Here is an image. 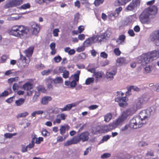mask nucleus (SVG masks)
<instances>
[{
	"instance_id": "1",
	"label": "nucleus",
	"mask_w": 159,
	"mask_h": 159,
	"mask_svg": "<svg viewBox=\"0 0 159 159\" xmlns=\"http://www.w3.org/2000/svg\"><path fill=\"white\" fill-rule=\"evenodd\" d=\"M29 32L28 28L23 25H15L9 30L10 34L21 39L25 37Z\"/></svg>"
},
{
	"instance_id": "2",
	"label": "nucleus",
	"mask_w": 159,
	"mask_h": 159,
	"mask_svg": "<svg viewBox=\"0 0 159 159\" xmlns=\"http://www.w3.org/2000/svg\"><path fill=\"white\" fill-rule=\"evenodd\" d=\"M157 11V8L155 6H151L146 9L139 16L140 21L143 24H148L150 21L149 16L156 14Z\"/></svg>"
},
{
	"instance_id": "3",
	"label": "nucleus",
	"mask_w": 159,
	"mask_h": 159,
	"mask_svg": "<svg viewBox=\"0 0 159 159\" xmlns=\"http://www.w3.org/2000/svg\"><path fill=\"white\" fill-rule=\"evenodd\" d=\"M159 57V49H155L143 55L139 62L144 65L156 60Z\"/></svg>"
},
{
	"instance_id": "4",
	"label": "nucleus",
	"mask_w": 159,
	"mask_h": 159,
	"mask_svg": "<svg viewBox=\"0 0 159 159\" xmlns=\"http://www.w3.org/2000/svg\"><path fill=\"white\" fill-rule=\"evenodd\" d=\"M145 124V122L144 120L142 122L140 120L139 117H134L130 120L129 126L131 128L136 129L142 127L143 125Z\"/></svg>"
},
{
	"instance_id": "5",
	"label": "nucleus",
	"mask_w": 159,
	"mask_h": 159,
	"mask_svg": "<svg viewBox=\"0 0 159 159\" xmlns=\"http://www.w3.org/2000/svg\"><path fill=\"white\" fill-rule=\"evenodd\" d=\"M132 113V110L129 108L124 111L121 114L116 120L120 125L126 120L127 117L131 115Z\"/></svg>"
},
{
	"instance_id": "6",
	"label": "nucleus",
	"mask_w": 159,
	"mask_h": 159,
	"mask_svg": "<svg viewBox=\"0 0 159 159\" xmlns=\"http://www.w3.org/2000/svg\"><path fill=\"white\" fill-rule=\"evenodd\" d=\"M149 39L156 46H159V30L155 31L152 33Z\"/></svg>"
},
{
	"instance_id": "7",
	"label": "nucleus",
	"mask_w": 159,
	"mask_h": 159,
	"mask_svg": "<svg viewBox=\"0 0 159 159\" xmlns=\"http://www.w3.org/2000/svg\"><path fill=\"white\" fill-rule=\"evenodd\" d=\"M148 98L145 96H143L137 99L135 102V105L137 109L142 107L143 104L146 103L148 100Z\"/></svg>"
},
{
	"instance_id": "8",
	"label": "nucleus",
	"mask_w": 159,
	"mask_h": 159,
	"mask_svg": "<svg viewBox=\"0 0 159 159\" xmlns=\"http://www.w3.org/2000/svg\"><path fill=\"white\" fill-rule=\"evenodd\" d=\"M89 134L88 132H83L80 134H79L77 136H75L77 139L78 143L81 141L83 142L88 140L89 139Z\"/></svg>"
},
{
	"instance_id": "9",
	"label": "nucleus",
	"mask_w": 159,
	"mask_h": 159,
	"mask_svg": "<svg viewBox=\"0 0 159 159\" xmlns=\"http://www.w3.org/2000/svg\"><path fill=\"white\" fill-rule=\"evenodd\" d=\"M23 88L27 91V96H31L34 92L33 89V85L30 83H26L23 85Z\"/></svg>"
},
{
	"instance_id": "10",
	"label": "nucleus",
	"mask_w": 159,
	"mask_h": 159,
	"mask_svg": "<svg viewBox=\"0 0 159 159\" xmlns=\"http://www.w3.org/2000/svg\"><path fill=\"white\" fill-rule=\"evenodd\" d=\"M140 120L143 122V121L145 122V124L146 123L147 118L149 117L148 114L147 113V111L146 110L142 111L139 114V116Z\"/></svg>"
},
{
	"instance_id": "11",
	"label": "nucleus",
	"mask_w": 159,
	"mask_h": 159,
	"mask_svg": "<svg viewBox=\"0 0 159 159\" xmlns=\"http://www.w3.org/2000/svg\"><path fill=\"white\" fill-rule=\"evenodd\" d=\"M97 36L94 35L92 37L89 38L87 39L84 42V45L85 47L90 46L97 39Z\"/></svg>"
},
{
	"instance_id": "12",
	"label": "nucleus",
	"mask_w": 159,
	"mask_h": 159,
	"mask_svg": "<svg viewBox=\"0 0 159 159\" xmlns=\"http://www.w3.org/2000/svg\"><path fill=\"white\" fill-rule=\"evenodd\" d=\"M30 62V59L29 58H26L25 57H24L23 59L20 63V66L22 68H25L28 66Z\"/></svg>"
},
{
	"instance_id": "13",
	"label": "nucleus",
	"mask_w": 159,
	"mask_h": 159,
	"mask_svg": "<svg viewBox=\"0 0 159 159\" xmlns=\"http://www.w3.org/2000/svg\"><path fill=\"white\" fill-rule=\"evenodd\" d=\"M77 141V139L75 136L73 138L65 142L64 143V146H68L72 144L78 143Z\"/></svg>"
},
{
	"instance_id": "14",
	"label": "nucleus",
	"mask_w": 159,
	"mask_h": 159,
	"mask_svg": "<svg viewBox=\"0 0 159 159\" xmlns=\"http://www.w3.org/2000/svg\"><path fill=\"white\" fill-rule=\"evenodd\" d=\"M77 105V104L75 103L68 104L65 105L63 108H60L61 111L62 112L69 111L71 109L72 107H75Z\"/></svg>"
},
{
	"instance_id": "15",
	"label": "nucleus",
	"mask_w": 159,
	"mask_h": 159,
	"mask_svg": "<svg viewBox=\"0 0 159 159\" xmlns=\"http://www.w3.org/2000/svg\"><path fill=\"white\" fill-rule=\"evenodd\" d=\"M120 124L116 120L115 121L110 124L109 125H107L108 131L111 130L116 128Z\"/></svg>"
},
{
	"instance_id": "16",
	"label": "nucleus",
	"mask_w": 159,
	"mask_h": 159,
	"mask_svg": "<svg viewBox=\"0 0 159 159\" xmlns=\"http://www.w3.org/2000/svg\"><path fill=\"white\" fill-rule=\"evenodd\" d=\"M131 0H116L114 4L116 6H123L125 5L128 2Z\"/></svg>"
},
{
	"instance_id": "17",
	"label": "nucleus",
	"mask_w": 159,
	"mask_h": 159,
	"mask_svg": "<svg viewBox=\"0 0 159 159\" xmlns=\"http://www.w3.org/2000/svg\"><path fill=\"white\" fill-rule=\"evenodd\" d=\"M15 7L13 0H8L6 2L4 7L5 9Z\"/></svg>"
},
{
	"instance_id": "18",
	"label": "nucleus",
	"mask_w": 159,
	"mask_h": 159,
	"mask_svg": "<svg viewBox=\"0 0 159 159\" xmlns=\"http://www.w3.org/2000/svg\"><path fill=\"white\" fill-rule=\"evenodd\" d=\"M137 6V5L136 2L133 1L127 6L126 8V9L127 11H132Z\"/></svg>"
},
{
	"instance_id": "19",
	"label": "nucleus",
	"mask_w": 159,
	"mask_h": 159,
	"mask_svg": "<svg viewBox=\"0 0 159 159\" xmlns=\"http://www.w3.org/2000/svg\"><path fill=\"white\" fill-rule=\"evenodd\" d=\"M34 49V47L31 46L24 51V52L27 57L29 58V57L32 56L33 52Z\"/></svg>"
},
{
	"instance_id": "20",
	"label": "nucleus",
	"mask_w": 159,
	"mask_h": 159,
	"mask_svg": "<svg viewBox=\"0 0 159 159\" xmlns=\"http://www.w3.org/2000/svg\"><path fill=\"white\" fill-rule=\"evenodd\" d=\"M116 71L114 70H112L111 71L107 72V73L106 78L107 79H110L111 80L114 78V76L115 75Z\"/></svg>"
},
{
	"instance_id": "21",
	"label": "nucleus",
	"mask_w": 159,
	"mask_h": 159,
	"mask_svg": "<svg viewBox=\"0 0 159 159\" xmlns=\"http://www.w3.org/2000/svg\"><path fill=\"white\" fill-rule=\"evenodd\" d=\"M52 99V98L50 96H45L43 98L41 101V103L43 105L48 104V102Z\"/></svg>"
},
{
	"instance_id": "22",
	"label": "nucleus",
	"mask_w": 159,
	"mask_h": 159,
	"mask_svg": "<svg viewBox=\"0 0 159 159\" xmlns=\"http://www.w3.org/2000/svg\"><path fill=\"white\" fill-rule=\"evenodd\" d=\"M116 62L119 64V65L121 66L127 64L128 63V61L124 57H120L117 59Z\"/></svg>"
},
{
	"instance_id": "23",
	"label": "nucleus",
	"mask_w": 159,
	"mask_h": 159,
	"mask_svg": "<svg viewBox=\"0 0 159 159\" xmlns=\"http://www.w3.org/2000/svg\"><path fill=\"white\" fill-rule=\"evenodd\" d=\"M112 34L111 30L110 29H108L101 36V38L102 39H105L106 37H109Z\"/></svg>"
},
{
	"instance_id": "24",
	"label": "nucleus",
	"mask_w": 159,
	"mask_h": 159,
	"mask_svg": "<svg viewBox=\"0 0 159 159\" xmlns=\"http://www.w3.org/2000/svg\"><path fill=\"white\" fill-rule=\"evenodd\" d=\"M53 82V80L50 78L46 79V84L47 85L48 88L50 90H52V84Z\"/></svg>"
},
{
	"instance_id": "25",
	"label": "nucleus",
	"mask_w": 159,
	"mask_h": 159,
	"mask_svg": "<svg viewBox=\"0 0 159 159\" xmlns=\"http://www.w3.org/2000/svg\"><path fill=\"white\" fill-rule=\"evenodd\" d=\"M93 130L94 133L96 134L103 133V131L102 130V126H97L93 128Z\"/></svg>"
},
{
	"instance_id": "26",
	"label": "nucleus",
	"mask_w": 159,
	"mask_h": 159,
	"mask_svg": "<svg viewBox=\"0 0 159 159\" xmlns=\"http://www.w3.org/2000/svg\"><path fill=\"white\" fill-rule=\"evenodd\" d=\"M146 110L147 111V113L149 116L151 115H153L156 111V109L155 108V107L153 106L151 107Z\"/></svg>"
},
{
	"instance_id": "27",
	"label": "nucleus",
	"mask_w": 159,
	"mask_h": 159,
	"mask_svg": "<svg viewBox=\"0 0 159 159\" xmlns=\"http://www.w3.org/2000/svg\"><path fill=\"white\" fill-rule=\"evenodd\" d=\"M112 115L111 113L107 114L104 116V121L106 122H109L111 119Z\"/></svg>"
},
{
	"instance_id": "28",
	"label": "nucleus",
	"mask_w": 159,
	"mask_h": 159,
	"mask_svg": "<svg viewBox=\"0 0 159 159\" xmlns=\"http://www.w3.org/2000/svg\"><path fill=\"white\" fill-rule=\"evenodd\" d=\"M25 102V99L23 98H20L15 101V103L17 106H20L22 105Z\"/></svg>"
},
{
	"instance_id": "29",
	"label": "nucleus",
	"mask_w": 159,
	"mask_h": 159,
	"mask_svg": "<svg viewBox=\"0 0 159 159\" xmlns=\"http://www.w3.org/2000/svg\"><path fill=\"white\" fill-rule=\"evenodd\" d=\"M64 51L70 55H72L75 53V51L74 49H70L69 47L66 48L64 49Z\"/></svg>"
},
{
	"instance_id": "30",
	"label": "nucleus",
	"mask_w": 159,
	"mask_h": 159,
	"mask_svg": "<svg viewBox=\"0 0 159 159\" xmlns=\"http://www.w3.org/2000/svg\"><path fill=\"white\" fill-rule=\"evenodd\" d=\"M66 127L69 128V127L68 125H66V126L62 125L60 127L59 129L60 133L62 135H64L66 132Z\"/></svg>"
},
{
	"instance_id": "31",
	"label": "nucleus",
	"mask_w": 159,
	"mask_h": 159,
	"mask_svg": "<svg viewBox=\"0 0 159 159\" xmlns=\"http://www.w3.org/2000/svg\"><path fill=\"white\" fill-rule=\"evenodd\" d=\"M53 81L55 84H60L62 83L63 79L61 77H57L53 80Z\"/></svg>"
},
{
	"instance_id": "32",
	"label": "nucleus",
	"mask_w": 159,
	"mask_h": 159,
	"mask_svg": "<svg viewBox=\"0 0 159 159\" xmlns=\"http://www.w3.org/2000/svg\"><path fill=\"white\" fill-rule=\"evenodd\" d=\"M80 74V71L77 70V73L73 75L74 80H75L76 81L78 82L79 80V75Z\"/></svg>"
},
{
	"instance_id": "33",
	"label": "nucleus",
	"mask_w": 159,
	"mask_h": 159,
	"mask_svg": "<svg viewBox=\"0 0 159 159\" xmlns=\"http://www.w3.org/2000/svg\"><path fill=\"white\" fill-rule=\"evenodd\" d=\"M52 71V69L46 70L41 72V74L43 75H48L50 74Z\"/></svg>"
},
{
	"instance_id": "34",
	"label": "nucleus",
	"mask_w": 159,
	"mask_h": 159,
	"mask_svg": "<svg viewBox=\"0 0 159 159\" xmlns=\"http://www.w3.org/2000/svg\"><path fill=\"white\" fill-rule=\"evenodd\" d=\"M28 114L29 113L26 111L22 113H20L18 114L17 116V118H19L20 117H25L27 116Z\"/></svg>"
},
{
	"instance_id": "35",
	"label": "nucleus",
	"mask_w": 159,
	"mask_h": 159,
	"mask_svg": "<svg viewBox=\"0 0 159 159\" xmlns=\"http://www.w3.org/2000/svg\"><path fill=\"white\" fill-rule=\"evenodd\" d=\"M17 135L16 133H14L13 134H11L9 133H6L4 134V137L7 139L11 138L13 136H15Z\"/></svg>"
},
{
	"instance_id": "36",
	"label": "nucleus",
	"mask_w": 159,
	"mask_h": 159,
	"mask_svg": "<svg viewBox=\"0 0 159 159\" xmlns=\"http://www.w3.org/2000/svg\"><path fill=\"white\" fill-rule=\"evenodd\" d=\"M102 73L101 72L98 71L95 72L93 76H95L96 79L101 78L102 77Z\"/></svg>"
},
{
	"instance_id": "37",
	"label": "nucleus",
	"mask_w": 159,
	"mask_h": 159,
	"mask_svg": "<svg viewBox=\"0 0 159 159\" xmlns=\"http://www.w3.org/2000/svg\"><path fill=\"white\" fill-rule=\"evenodd\" d=\"M94 81V79L93 78H89L86 80L85 84L86 85H89L93 83Z\"/></svg>"
},
{
	"instance_id": "38",
	"label": "nucleus",
	"mask_w": 159,
	"mask_h": 159,
	"mask_svg": "<svg viewBox=\"0 0 159 159\" xmlns=\"http://www.w3.org/2000/svg\"><path fill=\"white\" fill-rule=\"evenodd\" d=\"M15 7L21 4L24 0H13Z\"/></svg>"
},
{
	"instance_id": "39",
	"label": "nucleus",
	"mask_w": 159,
	"mask_h": 159,
	"mask_svg": "<svg viewBox=\"0 0 159 159\" xmlns=\"http://www.w3.org/2000/svg\"><path fill=\"white\" fill-rule=\"evenodd\" d=\"M118 16L117 14L115 12L111 13L109 15V18L111 20H113L115 19V18Z\"/></svg>"
},
{
	"instance_id": "40",
	"label": "nucleus",
	"mask_w": 159,
	"mask_h": 159,
	"mask_svg": "<svg viewBox=\"0 0 159 159\" xmlns=\"http://www.w3.org/2000/svg\"><path fill=\"white\" fill-rule=\"evenodd\" d=\"M34 92H35V93L32 99V101L33 102H34L36 101L40 95V93L39 92H37L35 91H34Z\"/></svg>"
},
{
	"instance_id": "41",
	"label": "nucleus",
	"mask_w": 159,
	"mask_h": 159,
	"mask_svg": "<svg viewBox=\"0 0 159 159\" xmlns=\"http://www.w3.org/2000/svg\"><path fill=\"white\" fill-rule=\"evenodd\" d=\"M104 1V0H95L94 4L96 6H98L102 4Z\"/></svg>"
},
{
	"instance_id": "42",
	"label": "nucleus",
	"mask_w": 159,
	"mask_h": 159,
	"mask_svg": "<svg viewBox=\"0 0 159 159\" xmlns=\"http://www.w3.org/2000/svg\"><path fill=\"white\" fill-rule=\"evenodd\" d=\"M69 71L66 70L65 71H64L63 73L62 76L64 78L66 79L69 77Z\"/></svg>"
},
{
	"instance_id": "43",
	"label": "nucleus",
	"mask_w": 159,
	"mask_h": 159,
	"mask_svg": "<svg viewBox=\"0 0 159 159\" xmlns=\"http://www.w3.org/2000/svg\"><path fill=\"white\" fill-rule=\"evenodd\" d=\"M30 7V5L29 3L24 4L21 7V8L23 9H26L28 8H29Z\"/></svg>"
},
{
	"instance_id": "44",
	"label": "nucleus",
	"mask_w": 159,
	"mask_h": 159,
	"mask_svg": "<svg viewBox=\"0 0 159 159\" xmlns=\"http://www.w3.org/2000/svg\"><path fill=\"white\" fill-rule=\"evenodd\" d=\"M111 156V154L108 153H104L101 156V157L102 159H105L108 158Z\"/></svg>"
},
{
	"instance_id": "45",
	"label": "nucleus",
	"mask_w": 159,
	"mask_h": 159,
	"mask_svg": "<svg viewBox=\"0 0 159 159\" xmlns=\"http://www.w3.org/2000/svg\"><path fill=\"white\" fill-rule=\"evenodd\" d=\"M126 98L125 97H122L121 98H117L115 99L116 101H120L121 102V101L123 102H126Z\"/></svg>"
},
{
	"instance_id": "46",
	"label": "nucleus",
	"mask_w": 159,
	"mask_h": 159,
	"mask_svg": "<svg viewBox=\"0 0 159 159\" xmlns=\"http://www.w3.org/2000/svg\"><path fill=\"white\" fill-rule=\"evenodd\" d=\"M139 146L140 147H143L148 145V143L143 141L139 142L138 144Z\"/></svg>"
},
{
	"instance_id": "47",
	"label": "nucleus",
	"mask_w": 159,
	"mask_h": 159,
	"mask_svg": "<svg viewBox=\"0 0 159 159\" xmlns=\"http://www.w3.org/2000/svg\"><path fill=\"white\" fill-rule=\"evenodd\" d=\"M32 34L34 35L37 34L39 32L40 29L39 28H35L32 30Z\"/></svg>"
},
{
	"instance_id": "48",
	"label": "nucleus",
	"mask_w": 159,
	"mask_h": 159,
	"mask_svg": "<svg viewBox=\"0 0 159 159\" xmlns=\"http://www.w3.org/2000/svg\"><path fill=\"white\" fill-rule=\"evenodd\" d=\"M9 94L8 92L7 91H4L3 92L0 94V98L5 97Z\"/></svg>"
},
{
	"instance_id": "49",
	"label": "nucleus",
	"mask_w": 159,
	"mask_h": 159,
	"mask_svg": "<svg viewBox=\"0 0 159 159\" xmlns=\"http://www.w3.org/2000/svg\"><path fill=\"white\" fill-rule=\"evenodd\" d=\"M30 25L32 30L35 28H39V26L37 25L34 22H31L30 23Z\"/></svg>"
},
{
	"instance_id": "50",
	"label": "nucleus",
	"mask_w": 159,
	"mask_h": 159,
	"mask_svg": "<svg viewBox=\"0 0 159 159\" xmlns=\"http://www.w3.org/2000/svg\"><path fill=\"white\" fill-rule=\"evenodd\" d=\"M125 39V36L124 35H122L119 36L118 39L117 40L116 42L118 43L119 40H121V42L123 41Z\"/></svg>"
},
{
	"instance_id": "51",
	"label": "nucleus",
	"mask_w": 159,
	"mask_h": 159,
	"mask_svg": "<svg viewBox=\"0 0 159 159\" xmlns=\"http://www.w3.org/2000/svg\"><path fill=\"white\" fill-rule=\"evenodd\" d=\"M77 82L75 80H73L70 82V87L72 88H74L77 84Z\"/></svg>"
},
{
	"instance_id": "52",
	"label": "nucleus",
	"mask_w": 159,
	"mask_h": 159,
	"mask_svg": "<svg viewBox=\"0 0 159 159\" xmlns=\"http://www.w3.org/2000/svg\"><path fill=\"white\" fill-rule=\"evenodd\" d=\"M61 59V58L60 56H58L54 58V60L56 62L58 63L60 62Z\"/></svg>"
},
{
	"instance_id": "53",
	"label": "nucleus",
	"mask_w": 159,
	"mask_h": 159,
	"mask_svg": "<svg viewBox=\"0 0 159 159\" xmlns=\"http://www.w3.org/2000/svg\"><path fill=\"white\" fill-rule=\"evenodd\" d=\"M114 52L115 54L117 56H119L121 53V52L118 48H116L114 50Z\"/></svg>"
},
{
	"instance_id": "54",
	"label": "nucleus",
	"mask_w": 159,
	"mask_h": 159,
	"mask_svg": "<svg viewBox=\"0 0 159 159\" xmlns=\"http://www.w3.org/2000/svg\"><path fill=\"white\" fill-rule=\"evenodd\" d=\"M43 140V138L42 137H39L38 138H36L35 140V143L37 144H39L41 141Z\"/></svg>"
},
{
	"instance_id": "55",
	"label": "nucleus",
	"mask_w": 159,
	"mask_h": 159,
	"mask_svg": "<svg viewBox=\"0 0 159 159\" xmlns=\"http://www.w3.org/2000/svg\"><path fill=\"white\" fill-rule=\"evenodd\" d=\"M91 151V148L90 147H89L87 148L84 151V155L85 156L87 155L89 152Z\"/></svg>"
},
{
	"instance_id": "56",
	"label": "nucleus",
	"mask_w": 159,
	"mask_h": 159,
	"mask_svg": "<svg viewBox=\"0 0 159 159\" xmlns=\"http://www.w3.org/2000/svg\"><path fill=\"white\" fill-rule=\"evenodd\" d=\"M59 32V29H56L53 30V34L54 36H58V32Z\"/></svg>"
},
{
	"instance_id": "57",
	"label": "nucleus",
	"mask_w": 159,
	"mask_h": 159,
	"mask_svg": "<svg viewBox=\"0 0 159 159\" xmlns=\"http://www.w3.org/2000/svg\"><path fill=\"white\" fill-rule=\"evenodd\" d=\"M98 106L96 105H92L89 107L88 108L90 110H94L98 107Z\"/></svg>"
},
{
	"instance_id": "58",
	"label": "nucleus",
	"mask_w": 159,
	"mask_h": 159,
	"mask_svg": "<svg viewBox=\"0 0 159 159\" xmlns=\"http://www.w3.org/2000/svg\"><path fill=\"white\" fill-rule=\"evenodd\" d=\"M107 54L105 52H102L100 54V57L104 58H106L107 57Z\"/></svg>"
},
{
	"instance_id": "59",
	"label": "nucleus",
	"mask_w": 159,
	"mask_h": 159,
	"mask_svg": "<svg viewBox=\"0 0 159 159\" xmlns=\"http://www.w3.org/2000/svg\"><path fill=\"white\" fill-rule=\"evenodd\" d=\"M84 46H81L78 47L76 49L77 51L78 52H80L83 51L84 50Z\"/></svg>"
},
{
	"instance_id": "60",
	"label": "nucleus",
	"mask_w": 159,
	"mask_h": 159,
	"mask_svg": "<svg viewBox=\"0 0 159 159\" xmlns=\"http://www.w3.org/2000/svg\"><path fill=\"white\" fill-rule=\"evenodd\" d=\"M119 106L121 107H125L127 105V103L126 102H120L119 103Z\"/></svg>"
},
{
	"instance_id": "61",
	"label": "nucleus",
	"mask_w": 159,
	"mask_h": 159,
	"mask_svg": "<svg viewBox=\"0 0 159 159\" xmlns=\"http://www.w3.org/2000/svg\"><path fill=\"white\" fill-rule=\"evenodd\" d=\"M122 8L121 7H119L118 8H116L115 11V12L118 15L119 13L122 11Z\"/></svg>"
},
{
	"instance_id": "62",
	"label": "nucleus",
	"mask_w": 159,
	"mask_h": 159,
	"mask_svg": "<svg viewBox=\"0 0 159 159\" xmlns=\"http://www.w3.org/2000/svg\"><path fill=\"white\" fill-rule=\"evenodd\" d=\"M12 89L13 90L15 91L18 89V86L17 84L14 83L13 85Z\"/></svg>"
},
{
	"instance_id": "63",
	"label": "nucleus",
	"mask_w": 159,
	"mask_h": 159,
	"mask_svg": "<svg viewBox=\"0 0 159 159\" xmlns=\"http://www.w3.org/2000/svg\"><path fill=\"white\" fill-rule=\"evenodd\" d=\"M34 146V143L31 142L27 146V148L29 150L30 149L33 148Z\"/></svg>"
},
{
	"instance_id": "64",
	"label": "nucleus",
	"mask_w": 159,
	"mask_h": 159,
	"mask_svg": "<svg viewBox=\"0 0 159 159\" xmlns=\"http://www.w3.org/2000/svg\"><path fill=\"white\" fill-rule=\"evenodd\" d=\"M8 130L9 132H12L14 131L15 129V127L14 126L12 125H9L7 127Z\"/></svg>"
}]
</instances>
